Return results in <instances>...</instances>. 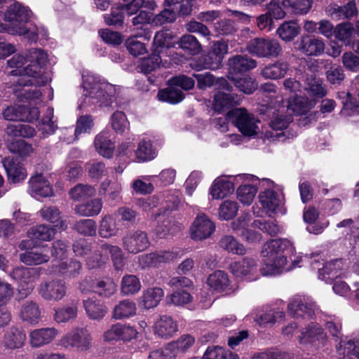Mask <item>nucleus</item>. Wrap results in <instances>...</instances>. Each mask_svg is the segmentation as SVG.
Segmentation results:
<instances>
[{"label":"nucleus","mask_w":359,"mask_h":359,"mask_svg":"<svg viewBox=\"0 0 359 359\" xmlns=\"http://www.w3.org/2000/svg\"><path fill=\"white\" fill-rule=\"evenodd\" d=\"M295 255L293 243L285 238L271 239L264 243L260 251L262 267L258 271L257 260L245 257L236 260L229 265L231 273L236 278L248 281L256 280L262 274L264 276H276L300 267L303 257Z\"/></svg>","instance_id":"f257e3e1"},{"label":"nucleus","mask_w":359,"mask_h":359,"mask_svg":"<svg viewBox=\"0 0 359 359\" xmlns=\"http://www.w3.org/2000/svg\"><path fill=\"white\" fill-rule=\"evenodd\" d=\"M48 62L47 53L41 49L33 48L25 54L15 55L8 60V66L13 69L10 74L17 76L13 80V90L18 97L31 103L41 102V92L37 86L48 82V77L44 72Z\"/></svg>","instance_id":"f03ea898"},{"label":"nucleus","mask_w":359,"mask_h":359,"mask_svg":"<svg viewBox=\"0 0 359 359\" xmlns=\"http://www.w3.org/2000/svg\"><path fill=\"white\" fill-rule=\"evenodd\" d=\"M31 11L19 3L11 5L5 13V23L0 26L11 34L23 36L29 41H36L39 36L46 38L47 30L44 27H28Z\"/></svg>","instance_id":"7ed1b4c3"},{"label":"nucleus","mask_w":359,"mask_h":359,"mask_svg":"<svg viewBox=\"0 0 359 359\" xmlns=\"http://www.w3.org/2000/svg\"><path fill=\"white\" fill-rule=\"evenodd\" d=\"M82 87L87 105L109 107L115 101L116 88L90 72L83 73Z\"/></svg>","instance_id":"20e7f679"},{"label":"nucleus","mask_w":359,"mask_h":359,"mask_svg":"<svg viewBox=\"0 0 359 359\" xmlns=\"http://www.w3.org/2000/svg\"><path fill=\"white\" fill-rule=\"evenodd\" d=\"M263 182L267 187L259 194L258 203L252 207L253 214L257 217L285 214L283 194L276 191V187L273 182L269 180Z\"/></svg>","instance_id":"39448f33"},{"label":"nucleus","mask_w":359,"mask_h":359,"mask_svg":"<svg viewBox=\"0 0 359 359\" xmlns=\"http://www.w3.org/2000/svg\"><path fill=\"white\" fill-rule=\"evenodd\" d=\"M311 259L312 268L318 270V278L327 283H331L333 280L338 278L348 276L346 264L342 259L323 262V259L319 254L313 255Z\"/></svg>","instance_id":"423d86ee"},{"label":"nucleus","mask_w":359,"mask_h":359,"mask_svg":"<svg viewBox=\"0 0 359 359\" xmlns=\"http://www.w3.org/2000/svg\"><path fill=\"white\" fill-rule=\"evenodd\" d=\"M227 116L245 137H255L260 131V121L245 108H236L228 112Z\"/></svg>","instance_id":"0eeeda50"},{"label":"nucleus","mask_w":359,"mask_h":359,"mask_svg":"<svg viewBox=\"0 0 359 359\" xmlns=\"http://www.w3.org/2000/svg\"><path fill=\"white\" fill-rule=\"evenodd\" d=\"M111 255L116 269H121L123 266V253L120 248L109 244H102L100 245L97 252L87 259V264L90 268L100 266L105 263L109 256Z\"/></svg>","instance_id":"6e6552de"},{"label":"nucleus","mask_w":359,"mask_h":359,"mask_svg":"<svg viewBox=\"0 0 359 359\" xmlns=\"http://www.w3.org/2000/svg\"><path fill=\"white\" fill-rule=\"evenodd\" d=\"M236 183L241 182L236 189V198L243 205H250L257 194L259 180L254 175L240 174L234 176Z\"/></svg>","instance_id":"1a4fd4ad"},{"label":"nucleus","mask_w":359,"mask_h":359,"mask_svg":"<svg viewBox=\"0 0 359 359\" xmlns=\"http://www.w3.org/2000/svg\"><path fill=\"white\" fill-rule=\"evenodd\" d=\"M249 53L259 57H276L280 55L282 48L280 43L273 39L255 38L247 46Z\"/></svg>","instance_id":"9d476101"},{"label":"nucleus","mask_w":359,"mask_h":359,"mask_svg":"<svg viewBox=\"0 0 359 359\" xmlns=\"http://www.w3.org/2000/svg\"><path fill=\"white\" fill-rule=\"evenodd\" d=\"M215 86L219 91L216 93L214 97L212 108L215 111L221 112L229 107L240 104L241 101V96L221 91L226 90L230 92L231 90L232 87L225 79H217L215 82Z\"/></svg>","instance_id":"9b49d317"},{"label":"nucleus","mask_w":359,"mask_h":359,"mask_svg":"<svg viewBox=\"0 0 359 359\" xmlns=\"http://www.w3.org/2000/svg\"><path fill=\"white\" fill-rule=\"evenodd\" d=\"M39 114L37 107L20 104L9 105L2 111L3 118L8 121L33 122L38 120Z\"/></svg>","instance_id":"f8f14e48"},{"label":"nucleus","mask_w":359,"mask_h":359,"mask_svg":"<svg viewBox=\"0 0 359 359\" xmlns=\"http://www.w3.org/2000/svg\"><path fill=\"white\" fill-rule=\"evenodd\" d=\"M215 231V222L205 214L200 213L194 219L189 229V233L192 239L203 241L210 237Z\"/></svg>","instance_id":"ddd939ff"},{"label":"nucleus","mask_w":359,"mask_h":359,"mask_svg":"<svg viewBox=\"0 0 359 359\" xmlns=\"http://www.w3.org/2000/svg\"><path fill=\"white\" fill-rule=\"evenodd\" d=\"M28 194L37 201L54 196L53 189L50 182L42 174H35L28 181Z\"/></svg>","instance_id":"4468645a"},{"label":"nucleus","mask_w":359,"mask_h":359,"mask_svg":"<svg viewBox=\"0 0 359 359\" xmlns=\"http://www.w3.org/2000/svg\"><path fill=\"white\" fill-rule=\"evenodd\" d=\"M316 305L308 297L295 296L287 305L288 312L294 318L311 317L315 314Z\"/></svg>","instance_id":"2eb2a0df"},{"label":"nucleus","mask_w":359,"mask_h":359,"mask_svg":"<svg viewBox=\"0 0 359 359\" xmlns=\"http://www.w3.org/2000/svg\"><path fill=\"white\" fill-rule=\"evenodd\" d=\"M231 176H220L217 177L209 188L208 194L212 200H221L235 191L234 181L230 180Z\"/></svg>","instance_id":"dca6fc26"},{"label":"nucleus","mask_w":359,"mask_h":359,"mask_svg":"<svg viewBox=\"0 0 359 359\" xmlns=\"http://www.w3.org/2000/svg\"><path fill=\"white\" fill-rule=\"evenodd\" d=\"M178 257L179 252L177 250H161L140 256L139 263L142 268L156 266L162 263L174 261Z\"/></svg>","instance_id":"f3484780"},{"label":"nucleus","mask_w":359,"mask_h":359,"mask_svg":"<svg viewBox=\"0 0 359 359\" xmlns=\"http://www.w3.org/2000/svg\"><path fill=\"white\" fill-rule=\"evenodd\" d=\"M326 334L322 328L318 325L312 323L305 327L301 332L299 341L302 344H311L315 346H320L324 344Z\"/></svg>","instance_id":"a211bd4d"},{"label":"nucleus","mask_w":359,"mask_h":359,"mask_svg":"<svg viewBox=\"0 0 359 359\" xmlns=\"http://www.w3.org/2000/svg\"><path fill=\"white\" fill-rule=\"evenodd\" d=\"M149 245L145 232L136 231L130 232L123 238L124 248L131 253H137L145 250Z\"/></svg>","instance_id":"6ab92c4d"},{"label":"nucleus","mask_w":359,"mask_h":359,"mask_svg":"<svg viewBox=\"0 0 359 359\" xmlns=\"http://www.w3.org/2000/svg\"><path fill=\"white\" fill-rule=\"evenodd\" d=\"M299 50L308 56H318L324 53V41L315 36L306 35L301 38Z\"/></svg>","instance_id":"aec40b11"},{"label":"nucleus","mask_w":359,"mask_h":359,"mask_svg":"<svg viewBox=\"0 0 359 359\" xmlns=\"http://www.w3.org/2000/svg\"><path fill=\"white\" fill-rule=\"evenodd\" d=\"M4 167L7 172L8 180L13 183H20L27 176L24 165L13 158H5L3 160Z\"/></svg>","instance_id":"412c9836"},{"label":"nucleus","mask_w":359,"mask_h":359,"mask_svg":"<svg viewBox=\"0 0 359 359\" xmlns=\"http://www.w3.org/2000/svg\"><path fill=\"white\" fill-rule=\"evenodd\" d=\"M178 331V325L170 316L164 315L159 317L154 325V332L159 337H172Z\"/></svg>","instance_id":"4be33fe9"},{"label":"nucleus","mask_w":359,"mask_h":359,"mask_svg":"<svg viewBox=\"0 0 359 359\" xmlns=\"http://www.w3.org/2000/svg\"><path fill=\"white\" fill-rule=\"evenodd\" d=\"M65 283L59 281L46 283L40 287V294L48 300H60L65 295Z\"/></svg>","instance_id":"5701e85b"},{"label":"nucleus","mask_w":359,"mask_h":359,"mask_svg":"<svg viewBox=\"0 0 359 359\" xmlns=\"http://www.w3.org/2000/svg\"><path fill=\"white\" fill-rule=\"evenodd\" d=\"M94 145L97 153L103 157L109 158L113 156L115 144L109 132L102 131L99 133L95 138Z\"/></svg>","instance_id":"b1692460"},{"label":"nucleus","mask_w":359,"mask_h":359,"mask_svg":"<svg viewBox=\"0 0 359 359\" xmlns=\"http://www.w3.org/2000/svg\"><path fill=\"white\" fill-rule=\"evenodd\" d=\"M164 296V292L161 287H149L143 291L140 298L139 306L145 309L157 306Z\"/></svg>","instance_id":"393cba45"},{"label":"nucleus","mask_w":359,"mask_h":359,"mask_svg":"<svg viewBox=\"0 0 359 359\" xmlns=\"http://www.w3.org/2000/svg\"><path fill=\"white\" fill-rule=\"evenodd\" d=\"M57 334L53 328L36 329L29 334V343L32 347H40L51 342Z\"/></svg>","instance_id":"a878e982"},{"label":"nucleus","mask_w":359,"mask_h":359,"mask_svg":"<svg viewBox=\"0 0 359 359\" xmlns=\"http://www.w3.org/2000/svg\"><path fill=\"white\" fill-rule=\"evenodd\" d=\"M327 11L328 15L335 20L352 18L358 12L355 3L353 1H349L344 6H340L337 4H330Z\"/></svg>","instance_id":"bb28decb"},{"label":"nucleus","mask_w":359,"mask_h":359,"mask_svg":"<svg viewBox=\"0 0 359 359\" xmlns=\"http://www.w3.org/2000/svg\"><path fill=\"white\" fill-rule=\"evenodd\" d=\"M55 235V229L48 225L41 224L31 228L27 236L34 245H39L43 241H51Z\"/></svg>","instance_id":"cd10ccee"},{"label":"nucleus","mask_w":359,"mask_h":359,"mask_svg":"<svg viewBox=\"0 0 359 359\" xmlns=\"http://www.w3.org/2000/svg\"><path fill=\"white\" fill-rule=\"evenodd\" d=\"M25 340L26 334L22 329L11 327L5 333L3 343L6 348L15 349L22 347Z\"/></svg>","instance_id":"c85d7f7f"},{"label":"nucleus","mask_w":359,"mask_h":359,"mask_svg":"<svg viewBox=\"0 0 359 359\" xmlns=\"http://www.w3.org/2000/svg\"><path fill=\"white\" fill-rule=\"evenodd\" d=\"M34 270L33 269H29L24 266H18L13 269L11 273V276L19 282L21 287L23 285H26L25 294L27 295L29 293L33 287L34 277L33 273Z\"/></svg>","instance_id":"c756f323"},{"label":"nucleus","mask_w":359,"mask_h":359,"mask_svg":"<svg viewBox=\"0 0 359 359\" xmlns=\"http://www.w3.org/2000/svg\"><path fill=\"white\" fill-rule=\"evenodd\" d=\"M6 147L13 154L18 155L20 158L29 157L34 152L32 145L23 140H14L6 137Z\"/></svg>","instance_id":"7c9ffc66"},{"label":"nucleus","mask_w":359,"mask_h":359,"mask_svg":"<svg viewBox=\"0 0 359 359\" xmlns=\"http://www.w3.org/2000/svg\"><path fill=\"white\" fill-rule=\"evenodd\" d=\"M313 106V103L307 97H298L296 95L289 99L287 105L288 114L301 115L307 113Z\"/></svg>","instance_id":"2f4dec72"},{"label":"nucleus","mask_w":359,"mask_h":359,"mask_svg":"<svg viewBox=\"0 0 359 359\" xmlns=\"http://www.w3.org/2000/svg\"><path fill=\"white\" fill-rule=\"evenodd\" d=\"M83 304L86 314L90 319H102L107 312V307L95 297L84 299Z\"/></svg>","instance_id":"473e14b6"},{"label":"nucleus","mask_w":359,"mask_h":359,"mask_svg":"<svg viewBox=\"0 0 359 359\" xmlns=\"http://www.w3.org/2000/svg\"><path fill=\"white\" fill-rule=\"evenodd\" d=\"M195 343V338L191 334H186L180 336L177 339L167 344L168 350L174 355V358L179 353H186Z\"/></svg>","instance_id":"72a5a7b5"},{"label":"nucleus","mask_w":359,"mask_h":359,"mask_svg":"<svg viewBox=\"0 0 359 359\" xmlns=\"http://www.w3.org/2000/svg\"><path fill=\"white\" fill-rule=\"evenodd\" d=\"M69 344L79 351H86L91 346V337L87 330L77 329L72 331Z\"/></svg>","instance_id":"f704fd0d"},{"label":"nucleus","mask_w":359,"mask_h":359,"mask_svg":"<svg viewBox=\"0 0 359 359\" xmlns=\"http://www.w3.org/2000/svg\"><path fill=\"white\" fill-rule=\"evenodd\" d=\"M289 70V65L283 61H278L266 65L262 69L261 74L265 79H279L285 76Z\"/></svg>","instance_id":"c9c22d12"},{"label":"nucleus","mask_w":359,"mask_h":359,"mask_svg":"<svg viewBox=\"0 0 359 359\" xmlns=\"http://www.w3.org/2000/svg\"><path fill=\"white\" fill-rule=\"evenodd\" d=\"M102 208V201L100 198H93L75 207L76 214L83 217L97 215Z\"/></svg>","instance_id":"e433bc0d"},{"label":"nucleus","mask_w":359,"mask_h":359,"mask_svg":"<svg viewBox=\"0 0 359 359\" xmlns=\"http://www.w3.org/2000/svg\"><path fill=\"white\" fill-rule=\"evenodd\" d=\"M137 311L134 302L125 299L117 304L112 311V318L115 320L129 318L135 315Z\"/></svg>","instance_id":"4c0bfd02"},{"label":"nucleus","mask_w":359,"mask_h":359,"mask_svg":"<svg viewBox=\"0 0 359 359\" xmlns=\"http://www.w3.org/2000/svg\"><path fill=\"white\" fill-rule=\"evenodd\" d=\"M219 246L233 255H243L247 251L244 245L231 235L223 236L219 241Z\"/></svg>","instance_id":"58836bf2"},{"label":"nucleus","mask_w":359,"mask_h":359,"mask_svg":"<svg viewBox=\"0 0 359 359\" xmlns=\"http://www.w3.org/2000/svg\"><path fill=\"white\" fill-rule=\"evenodd\" d=\"M156 156L155 149L150 140L143 139L140 141L137 148L135 151L133 161L138 163L145 162L154 159Z\"/></svg>","instance_id":"ea45409f"},{"label":"nucleus","mask_w":359,"mask_h":359,"mask_svg":"<svg viewBox=\"0 0 359 359\" xmlns=\"http://www.w3.org/2000/svg\"><path fill=\"white\" fill-rule=\"evenodd\" d=\"M338 353L340 359H359V338L341 341Z\"/></svg>","instance_id":"a19ab883"},{"label":"nucleus","mask_w":359,"mask_h":359,"mask_svg":"<svg viewBox=\"0 0 359 359\" xmlns=\"http://www.w3.org/2000/svg\"><path fill=\"white\" fill-rule=\"evenodd\" d=\"M20 317L23 321L36 324L40 320L41 310L35 302H27L21 306Z\"/></svg>","instance_id":"79ce46f5"},{"label":"nucleus","mask_w":359,"mask_h":359,"mask_svg":"<svg viewBox=\"0 0 359 359\" xmlns=\"http://www.w3.org/2000/svg\"><path fill=\"white\" fill-rule=\"evenodd\" d=\"M137 38H143L144 40L149 41L151 38V34L149 32H147L144 35L137 34L129 37L126 41L128 50L135 56L143 55L147 50L145 44L142 41L137 40Z\"/></svg>","instance_id":"37998d69"},{"label":"nucleus","mask_w":359,"mask_h":359,"mask_svg":"<svg viewBox=\"0 0 359 359\" xmlns=\"http://www.w3.org/2000/svg\"><path fill=\"white\" fill-rule=\"evenodd\" d=\"M6 137L8 138H14L16 137H22L24 138H32L36 134V130L29 125L9 124L5 129Z\"/></svg>","instance_id":"c03bdc74"},{"label":"nucleus","mask_w":359,"mask_h":359,"mask_svg":"<svg viewBox=\"0 0 359 359\" xmlns=\"http://www.w3.org/2000/svg\"><path fill=\"white\" fill-rule=\"evenodd\" d=\"M207 284L214 290L223 292L229 285V276L223 271H216L208 276Z\"/></svg>","instance_id":"a18cd8bd"},{"label":"nucleus","mask_w":359,"mask_h":359,"mask_svg":"<svg viewBox=\"0 0 359 359\" xmlns=\"http://www.w3.org/2000/svg\"><path fill=\"white\" fill-rule=\"evenodd\" d=\"M157 97L159 100L170 104H177L183 100L184 95L182 90L170 82V86L159 90Z\"/></svg>","instance_id":"49530a36"},{"label":"nucleus","mask_w":359,"mask_h":359,"mask_svg":"<svg viewBox=\"0 0 359 359\" xmlns=\"http://www.w3.org/2000/svg\"><path fill=\"white\" fill-rule=\"evenodd\" d=\"M300 32V27L293 20L283 22L276 30L278 36L284 41H292Z\"/></svg>","instance_id":"de8ad7c7"},{"label":"nucleus","mask_w":359,"mask_h":359,"mask_svg":"<svg viewBox=\"0 0 359 359\" xmlns=\"http://www.w3.org/2000/svg\"><path fill=\"white\" fill-rule=\"evenodd\" d=\"M53 118V109H48L37 126L38 130L41 133L42 138H46L55 133L57 125Z\"/></svg>","instance_id":"09e8293b"},{"label":"nucleus","mask_w":359,"mask_h":359,"mask_svg":"<svg viewBox=\"0 0 359 359\" xmlns=\"http://www.w3.org/2000/svg\"><path fill=\"white\" fill-rule=\"evenodd\" d=\"M239 208L240 206L236 201L225 200L219 206V219L225 221L233 219L237 215Z\"/></svg>","instance_id":"8fccbe9b"},{"label":"nucleus","mask_w":359,"mask_h":359,"mask_svg":"<svg viewBox=\"0 0 359 359\" xmlns=\"http://www.w3.org/2000/svg\"><path fill=\"white\" fill-rule=\"evenodd\" d=\"M353 34L354 28L350 22L340 23L334 28V35L335 38L346 46L351 43Z\"/></svg>","instance_id":"3c124183"},{"label":"nucleus","mask_w":359,"mask_h":359,"mask_svg":"<svg viewBox=\"0 0 359 359\" xmlns=\"http://www.w3.org/2000/svg\"><path fill=\"white\" fill-rule=\"evenodd\" d=\"M228 52V46L224 41H217L213 43L210 56L215 57V62L207 64L205 68L217 69L221 64L222 59Z\"/></svg>","instance_id":"603ef678"},{"label":"nucleus","mask_w":359,"mask_h":359,"mask_svg":"<svg viewBox=\"0 0 359 359\" xmlns=\"http://www.w3.org/2000/svg\"><path fill=\"white\" fill-rule=\"evenodd\" d=\"M124 4H121L125 8V11L128 15H132L135 13L142 7L154 10L156 6L155 1H145V0H122Z\"/></svg>","instance_id":"864d4df0"},{"label":"nucleus","mask_w":359,"mask_h":359,"mask_svg":"<svg viewBox=\"0 0 359 359\" xmlns=\"http://www.w3.org/2000/svg\"><path fill=\"white\" fill-rule=\"evenodd\" d=\"M305 90L310 95L318 98L323 97L327 94L325 86L323 85L322 80L320 78L313 76L306 79Z\"/></svg>","instance_id":"5fc2aeb1"},{"label":"nucleus","mask_w":359,"mask_h":359,"mask_svg":"<svg viewBox=\"0 0 359 359\" xmlns=\"http://www.w3.org/2000/svg\"><path fill=\"white\" fill-rule=\"evenodd\" d=\"M39 216L42 219L55 224L56 226L63 227L64 222L60 220V212L54 206H43L39 212Z\"/></svg>","instance_id":"6e6d98bb"},{"label":"nucleus","mask_w":359,"mask_h":359,"mask_svg":"<svg viewBox=\"0 0 359 359\" xmlns=\"http://www.w3.org/2000/svg\"><path fill=\"white\" fill-rule=\"evenodd\" d=\"M229 65L234 72H245L257 66V62L245 56L237 55L229 60Z\"/></svg>","instance_id":"4d7b16f0"},{"label":"nucleus","mask_w":359,"mask_h":359,"mask_svg":"<svg viewBox=\"0 0 359 359\" xmlns=\"http://www.w3.org/2000/svg\"><path fill=\"white\" fill-rule=\"evenodd\" d=\"M20 259L27 265H39L48 262L50 256L48 254L36 251H27L20 254Z\"/></svg>","instance_id":"13d9d810"},{"label":"nucleus","mask_w":359,"mask_h":359,"mask_svg":"<svg viewBox=\"0 0 359 359\" xmlns=\"http://www.w3.org/2000/svg\"><path fill=\"white\" fill-rule=\"evenodd\" d=\"M285 316V313L280 309H269L265 313L257 316L255 318V320L261 325L267 324H273L281 320Z\"/></svg>","instance_id":"bf43d9fd"},{"label":"nucleus","mask_w":359,"mask_h":359,"mask_svg":"<svg viewBox=\"0 0 359 359\" xmlns=\"http://www.w3.org/2000/svg\"><path fill=\"white\" fill-rule=\"evenodd\" d=\"M203 359H238V356L220 346H213L207 348Z\"/></svg>","instance_id":"052dcab7"},{"label":"nucleus","mask_w":359,"mask_h":359,"mask_svg":"<svg viewBox=\"0 0 359 359\" xmlns=\"http://www.w3.org/2000/svg\"><path fill=\"white\" fill-rule=\"evenodd\" d=\"M155 175L142 176L136 179L132 184V188L136 194H150L154 190L153 184L149 182L151 178L156 177Z\"/></svg>","instance_id":"680f3d73"},{"label":"nucleus","mask_w":359,"mask_h":359,"mask_svg":"<svg viewBox=\"0 0 359 359\" xmlns=\"http://www.w3.org/2000/svg\"><path fill=\"white\" fill-rule=\"evenodd\" d=\"M141 289L139 279L134 275L125 276L121 281V292L124 294L137 293Z\"/></svg>","instance_id":"e2e57ef3"},{"label":"nucleus","mask_w":359,"mask_h":359,"mask_svg":"<svg viewBox=\"0 0 359 359\" xmlns=\"http://www.w3.org/2000/svg\"><path fill=\"white\" fill-rule=\"evenodd\" d=\"M110 123L112 128L117 133L122 134L129 128V122L126 114L120 111H116L111 115Z\"/></svg>","instance_id":"0e129e2a"},{"label":"nucleus","mask_w":359,"mask_h":359,"mask_svg":"<svg viewBox=\"0 0 359 359\" xmlns=\"http://www.w3.org/2000/svg\"><path fill=\"white\" fill-rule=\"evenodd\" d=\"M312 0H283V5L291 8L296 14H305L311 8Z\"/></svg>","instance_id":"69168bd1"},{"label":"nucleus","mask_w":359,"mask_h":359,"mask_svg":"<svg viewBox=\"0 0 359 359\" xmlns=\"http://www.w3.org/2000/svg\"><path fill=\"white\" fill-rule=\"evenodd\" d=\"M118 229L111 216H105L100 222L99 233L103 238H109L116 234Z\"/></svg>","instance_id":"338daca9"},{"label":"nucleus","mask_w":359,"mask_h":359,"mask_svg":"<svg viewBox=\"0 0 359 359\" xmlns=\"http://www.w3.org/2000/svg\"><path fill=\"white\" fill-rule=\"evenodd\" d=\"M123 6L118 5L112 7L111 13L104 15V22L109 26L121 25L123 21Z\"/></svg>","instance_id":"774afa93"}]
</instances>
